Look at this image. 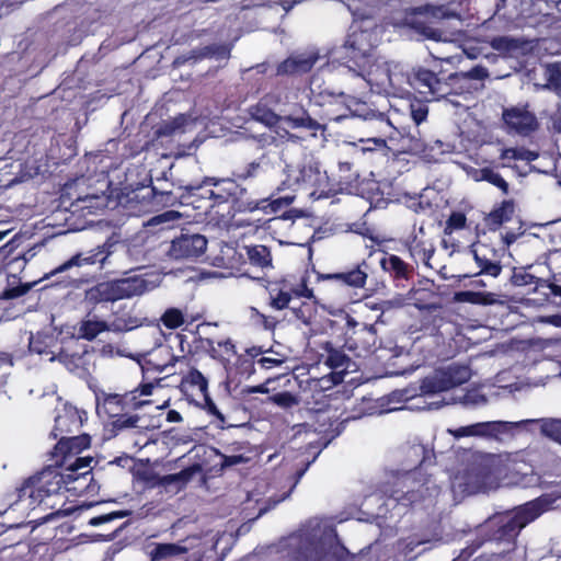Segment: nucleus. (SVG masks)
Segmentation results:
<instances>
[{
	"label": "nucleus",
	"instance_id": "obj_1",
	"mask_svg": "<svg viewBox=\"0 0 561 561\" xmlns=\"http://www.w3.org/2000/svg\"><path fill=\"white\" fill-rule=\"evenodd\" d=\"M389 103L377 106L375 102H367L359 98L345 95L343 106L339 113L327 112L325 118L330 122H341L348 117H359L365 122L374 124L373 135L367 138H359L362 144H373L374 147H363V150L383 148L387 146V138H390L397 130L388 115Z\"/></svg>",
	"mask_w": 561,
	"mask_h": 561
},
{
	"label": "nucleus",
	"instance_id": "obj_2",
	"mask_svg": "<svg viewBox=\"0 0 561 561\" xmlns=\"http://www.w3.org/2000/svg\"><path fill=\"white\" fill-rule=\"evenodd\" d=\"M294 198V196H284L275 199H253L248 188L238 183L229 203V214L237 227L259 229L270 220L264 217L265 215L277 214L288 207Z\"/></svg>",
	"mask_w": 561,
	"mask_h": 561
},
{
	"label": "nucleus",
	"instance_id": "obj_3",
	"mask_svg": "<svg viewBox=\"0 0 561 561\" xmlns=\"http://www.w3.org/2000/svg\"><path fill=\"white\" fill-rule=\"evenodd\" d=\"M550 502L540 496L516 507L511 514L493 516L485 523L486 539L496 542H515L520 530L542 515Z\"/></svg>",
	"mask_w": 561,
	"mask_h": 561
},
{
	"label": "nucleus",
	"instance_id": "obj_4",
	"mask_svg": "<svg viewBox=\"0 0 561 561\" xmlns=\"http://www.w3.org/2000/svg\"><path fill=\"white\" fill-rule=\"evenodd\" d=\"M288 181L298 190L309 191V195L316 199L329 198L343 191V186L351 182L330 179L327 171L321 170V164L314 159H309L298 164L297 169L289 170Z\"/></svg>",
	"mask_w": 561,
	"mask_h": 561
},
{
	"label": "nucleus",
	"instance_id": "obj_5",
	"mask_svg": "<svg viewBox=\"0 0 561 561\" xmlns=\"http://www.w3.org/2000/svg\"><path fill=\"white\" fill-rule=\"evenodd\" d=\"M351 397L346 391H333L325 396L323 409L316 413L317 431L325 436L335 438L345 428V424L360 417V413H350Z\"/></svg>",
	"mask_w": 561,
	"mask_h": 561
},
{
	"label": "nucleus",
	"instance_id": "obj_6",
	"mask_svg": "<svg viewBox=\"0 0 561 561\" xmlns=\"http://www.w3.org/2000/svg\"><path fill=\"white\" fill-rule=\"evenodd\" d=\"M420 469L405 471L394 477L392 483L385 490L390 499L403 506H413L427 497L437 495L439 488L432 483L431 477L417 479Z\"/></svg>",
	"mask_w": 561,
	"mask_h": 561
},
{
	"label": "nucleus",
	"instance_id": "obj_7",
	"mask_svg": "<svg viewBox=\"0 0 561 561\" xmlns=\"http://www.w3.org/2000/svg\"><path fill=\"white\" fill-rule=\"evenodd\" d=\"M147 289L146 280L131 276L95 284L84 291V299L90 305L115 302L117 300L141 295Z\"/></svg>",
	"mask_w": 561,
	"mask_h": 561
},
{
	"label": "nucleus",
	"instance_id": "obj_8",
	"mask_svg": "<svg viewBox=\"0 0 561 561\" xmlns=\"http://www.w3.org/2000/svg\"><path fill=\"white\" fill-rule=\"evenodd\" d=\"M268 306L277 311L290 308L294 298L316 299L313 289L308 287V278L300 277L298 282L294 278H280L268 282Z\"/></svg>",
	"mask_w": 561,
	"mask_h": 561
},
{
	"label": "nucleus",
	"instance_id": "obj_9",
	"mask_svg": "<svg viewBox=\"0 0 561 561\" xmlns=\"http://www.w3.org/2000/svg\"><path fill=\"white\" fill-rule=\"evenodd\" d=\"M412 90L428 100L447 98L448 91L442 64L434 60L430 67H413Z\"/></svg>",
	"mask_w": 561,
	"mask_h": 561
},
{
	"label": "nucleus",
	"instance_id": "obj_10",
	"mask_svg": "<svg viewBox=\"0 0 561 561\" xmlns=\"http://www.w3.org/2000/svg\"><path fill=\"white\" fill-rule=\"evenodd\" d=\"M470 377L471 370L468 366L451 364L445 369L436 370L433 376L425 377L420 389L424 394H435L461 386Z\"/></svg>",
	"mask_w": 561,
	"mask_h": 561
},
{
	"label": "nucleus",
	"instance_id": "obj_11",
	"mask_svg": "<svg viewBox=\"0 0 561 561\" xmlns=\"http://www.w3.org/2000/svg\"><path fill=\"white\" fill-rule=\"evenodd\" d=\"M95 400L96 413L100 416H106L108 419H114L123 412L136 411L144 405L152 403L149 399H138L135 392L118 394L100 391L95 394Z\"/></svg>",
	"mask_w": 561,
	"mask_h": 561
},
{
	"label": "nucleus",
	"instance_id": "obj_12",
	"mask_svg": "<svg viewBox=\"0 0 561 561\" xmlns=\"http://www.w3.org/2000/svg\"><path fill=\"white\" fill-rule=\"evenodd\" d=\"M488 77V69L483 66H474L467 72L445 73L448 96L472 94L483 87Z\"/></svg>",
	"mask_w": 561,
	"mask_h": 561
},
{
	"label": "nucleus",
	"instance_id": "obj_13",
	"mask_svg": "<svg viewBox=\"0 0 561 561\" xmlns=\"http://www.w3.org/2000/svg\"><path fill=\"white\" fill-rule=\"evenodd\" d=\"M207 239L201 233L181 232L171 241L168 254L174 260H197L207 249Z\"/></svg>",
	"mask_w": 561,
	"mask_h": 561
},
{
	"label": "nucleus",
	"instance_id": "obj_14",
	"mask_svg": "<svg viewBox=\"0 0 561 561\" xmlns=\"http://www.w3.org/2000/svg\"><path fill=\"white\" fill-rule=\"evenodd\" d=\"M502 119L510 134L528 137L539 129L537 116L527 105L511 106L503 110Z\"/></svg>",
	"mask_w": 561,
	"mask_h": 561
},
{
	"label": "nucleus",
	"instance_id": "obj_15",
	"mask_svg": "<svg viewBox=\"0 0 561 561\" xmlns=\"http://www.w3.org/2000/svg\"><path fill=\"white\" fill-rule=\"evenodd\" d=\"M111 248V243L104 242L103 244H99L93 249L77 252L62 264L55 267L49 274L46 275V278L60 273H65L73 267L80 268L82 266H92L96 264L103 267L112 253Z\"/></svg>",
	"mask_w": 561,
	"mask_h": 561
},
{
	"label": "nucleus",
	"instance_id": "obj_16",
	"mask_svg": "<svg viewBox=\"0 0 561 561\" xmlns=\"http://www.w3.org/2000/svg\"><path fill=\"white\" fill-rule=\"evenodd\" d=\"M167 337L168 335L160 331L156 346L144 354L140 366L145 375H148L150 371L162 373L169 366H174L179 359L180 356H175L171 347L163 343V341H167Z\"/></svg>",
	"mask_w": 561,
	"mask_h": 561
},
{
	"label": "nucleus",
	"instance_id": "obj_17",
	"mask_svg": "<svg viewBox=\"0 0 561 561\" xmlns=\"http://www.w3.org/2000/svg\"><path fill=\"white\" fill-rule=\"evenodd\" d=\"M210 176H205L201 182L192 183L183 187L179 203L184 206H192L199 214H208L213 208L209 183Z\"/></svg>",
	"mask_w": 561,
	"mask_h": 561
},
{
	"label": "nucleus",
	"instance_id": "obj_18",
	"mask_svg": "<svg viewBox=\"0 0 561 561\" xmlns=\"http://www.w3.org/2000/svg\"><path fill=\"white\" fill-rule=\"evenodd\" d=\"M379 264L381 270L389 275L396 287H407L414 277V266L397 254L382 251Z\"/></svg>",
	"mask_w": 561,
	"mask_h": 561
},
{
	"label": "nucleus",
	"instance_id": "obj_19",
	"mask_svg": "<svg viewBox=\"0 0 561 561\" xmlns=\"http://www.w3.org/2000/svg\"><path fill=\"white\" fill-rule=\"evenodd\" d=\"M75 344L78 350L62 346L57 353L49 357V360H57L70 373L83 377L89 374V363L87 360L88 351L85 346H79L77 342H75Z\"/></svg>",
	"mask_w": 561,
	"mask_h": 561
},
{
	"label": "nucleus",
	"instance_id": "obj_20",
	"mask_svg": "<svg viewBox=\"0 0 561 561\" xmlns=\"http://www.w3.org/2000/svg\"><path fill=\"white\" fill-rule=\"evenodd\" d=\"M91 445V437L88 434L62 436L55 445L51 457L56 458V466L62 467L68 460L76 458L83 449Z\"/></svg>",
	"mask_w": 561,
	"mask_h": 561
},
{
	"label": "nucleus",
	"instance_id": "obj_21",
	"mask_svg": "<svg viewBox=\"0 0 561 561\" xmlns=\"http://www.w3.org/2000/svg\"><path fill=\"white\" fill-rule=\"evenodd\" d=\"M318 362L324 364L327 367L340 375L348 371L352 364L351 358L344 353L341 347L335 346L331 341H321L317 344Z\"/></svg>",
	"mask_w": 561,
	"mask_h": 561
},
{
	"label": "nucleus",
	"instance_id": "obj_22",
	"mask_svg": "<svg viewBox=\"0 0 561 561\" xmlns=\"http://www.w3.org/2000/svg\"><path fill=\"white\" fill-rule=\"evenodd\" d=\"M282 123L286 124L290 129H300L316 137L318 133L325 131V125L313 118L308 110L300 104H294L287 114L282 115Z\"/></svg>",
	"mask_w": 561,
	"mask_h": 561
},
{
	"label": "nucleus",
	"instance_id": "obj_23",
	"mask_svg": "<svg viewBox=\"0 0 561 561\" xmlns=\"http://www.w3.org/2000/svg\"><path fill=\"white\" fill-rule=\"evenodd\" d=\"M318 81L319 79L317 77H313L310 81L309 102L319 107H328L323 112L324 117L325 113L329 111L339 113L343 106L346 94L343 92L336 93L328 88H322Z\"/></svg>",
	"mask_w": 561,
	"mask_h": 561
},
{
	"label": "nucleus",
	"instance_id": "obj_24",
	"mask_svg": "<svg viewBox=\"0 0 561 561\" xmlns=\"http://www.w3.org/2000/svg\"><path fill=\"white\" fill-rule=\"evenodd\" d=\"M209 471L206 468V463L202 461H194L188 465L180 472L165 474V476H154L156 484L159 486H169L174 484L176 490L180 491L184 489L197 474H203L202 480H206V472Z\"/></svg>",
	"mask_w": 561,
	"mask_h": 561
},
{
	"label": "nucleus",
	"instance_id": "obj_25",
	"mask_svg": "<svg viewBox=\"0 0 561 561\" xmlns=\"http://www.w3.org/2000/svg\"><path fill=\"white\" fill-rule=\"evenodd\" d=\"M383 79L377 84L385 87L388 84L390 89L398 93H410L412 90V68L404 69L403 66L396 64L379 69Z\"/></svg>",
	"mask_w": 561,
	"mask_h": 561
},
{
	"label": "nucleus",
	"instance_id": "obj_26",
	"mask_svg": "<svg viewBox=\"0 0 561 561\" xmlns=\"http://www.w3.org/2000/svg\"><path fill=\"white\" fill-rule=\"evenodd\" d=\"M344 48L353 60L363 59L371 55L375 48L374 33L368 30H356L347 34Z\"/></svg>",
	"mask_w": 561,
	"mask_h": 561
},
{
	"label": "nucleus",
	"instance_id": "obj_27",
	"mask_svg": "<svg viewBox=\"0 0 561 561\" xmlns=\"http://www.w3.org/2000/svg\"><path fill=\"white\" fill-rule=\"evenodd\" d=\"M203 318V314L199 312L188 313L187 308H179V307H168L159 318V325L163 328L175 331L183 325V331H188V327L193 325V323L199 321Z\"/></svg>",
	"mask_w": 561,
	"mask_h": 561
},
{
	"label": "nucleus",
	"instance_id": "obj_28",
	"mask_svg": "<svg viewBox=\"0 0 561 561\" xmlns=\"http://www.w3.org/2000/svg\"><path fill=\"white\" fill-rule=\"evenodd\" d=\"M369 264L363 260L356 266L347 272L319 274L318 279L335 280L353 288H364L367 282Z\"/></svg>",
	"mask_w": 561,
	"mask_h": 561
},
{
	"label": "nucleus",
	"instance_id": "obj_29",
	"mask_svg": "<svg viewBox=\"0 0 561 561\" xmlns=\"http://www.w3.org/2000/svg\"><path fill=\"white\" fill-rule=\"evenodd\" d=\"M135 196L141 197V209L145 211L159 206H173L179 199L172 192H159L152 185L140 188Z\"/></svg>",
	"mask_w": 561,
	"mask_h": 561
},
{
	"label": "nucleus",
	"instance_id": "obj_30",
	"mask_svg": "<svg viewBox=\"0 0 561 561\" xmlns=\"http://www.w3.org/2000/svg\"><path fill=\"white\" fill-rule=\"evenodd\" d=\"M38 474L32 476L23 481L21 486L16 488L18 501L28 499V506L35 507L41 505L50 494L46 492V488L41 483Z\"/></svg>",
	"mask_w": 561,
	"mask_h": 561
},
{
	"label": "nucleus",
	"instance_id": "obj_31",
	"mask_svg": "<svg viewBox=\"0 0 561 561\" xmlns=\"http://www.w3.org/2000/svg\"><path fill=\"white\" fill-rule=\"evenodd\" d=\"M211 327H217V323L204 321L187 331L192 335L193 356H209L213 344H215V336L207 332Z\"/></svg>",
	"mask_w": 561,
	"mask_h": 561
},
{
	"label": "nucleus",
	"instance_id": "obj_32",
	"mask_svg": "<svg viewBox=\"0 0 561 561\" xmlns=\"http://www.w3.org/2000/svg\"><path fill=\"white\" fill-rule=\"evenodd\" d=\"M318 60L316 54L290 56L278 64L277 75H302L311 71Z\"/></svg>",
	"mask_w": 561,
	"mask_h": 561
},
{
	"label": "nucleus",
	"instance_id": "obj_33",
	"mask_svg": "<svg viewBox=\"0 0 561 561\" xmlns=\"http://www.w3.org/2000/svg\"><path fill=\"white\" fill-rule=\"evenodd\" d=\"M210 196L213 198L214 208L222 204L230 203L233 191L238 182L229 178L210 176Z\"/></svg>",
	"mask_w": 561,
	"mask_h": 561
},
{
	"label": "nucleus",
	"instance_id": "obj_34",
	"mask_svg": "<svg viewBox=\"0 0 561 561\" xmlns=\"http://www.w3.org/2000/svg\"><path fill=\"white\" fill-rule=\"evenodd\" d=\"M515 213V202L513 199H504L484 218L485 225L492 231L497 230L503 224L510 221Z\"/></svg>",
	"mask_w": 561,
	"mask_h": 561
},
{
	"label": "nucleus",
	"instance_id": "obj_35",
	"mask_svg": "<svg viewBox=\"0 0 561 561\" xmlns=\"http://www.w3.org/2000/svg\"><path fill=\"white\" fill-rule=\"evenodd\" d=\"M181 388L187 394L202 398L208 393V380L197 368L193 367L182 377Z\"/></svg>",
	"mask_w": 561,
	"mask_h": 561
},
{
	"label": "nucleus",
	"instance_id": "obj_36",
	"mask_svg": "<svg viewBox=\"0 0 561 561\" xmlns=\"http://www.w3.org/2000/svg\"><path fill=\"white\" fill-rule=\"evenodd\" d=\"M147 552L150 561H163L187 552V548L173 542H152Z\"/></svg>",
	"mask_w": 561,
	"mask_h": 561
},
{
	"label": "nucleus",
	"instance_id": "obj_37",
	"mask_svg": "<svg viewBox=\"0 0 561 561\" xmlns=\"http://www.w3.org/2000/svg\"><path fill=\"white\" fill-rule=\"evenodd\" d=\"M61 468L62 467H57L55 462L54 466H50L37 473L42 481L41 483H43L46 488V492L50 495L66 491V481L64 476L60 474Z\"/></svg>",
	"mask_w": 561,
	"mask_h": 561
},
{
	"label": "nucleus",
	"instance_id": "obj_38",
	"mask_svg": "<svg viewBox=\"0 0 561 561\" xmlns=\"http://www.w3.org/2000/svg\"><path fill=\"white\" fill-rule=\"evenodd\" d=\"M503 425V422H481L467 426H460L457 430L451 431V434L457 438L493 435L500 432Z\"/></svg>",
	"mask_w": 561,
	"mask_h": 561
},
{
	"label": "nucleus",
	"instance_id": "obj_39",
	"mask_svg": "<svg viewBox=\"0 0 561 561\" xmlns=\"http://www.w3.org/2000/svg\"><path fill=\"white\" fill-rule=\"evenodd\" d=\"M249 113L254 121L260 122L268 127L282 123V115L276 114L268 106L267 96L262 98L256 104L252 105L249 110Z\"/></svg>",
	"mask_w": 561,
	"mask_h": 561
},
{
	"label": "nucleus",
	"instance_id": "obj_40",
	"mask_svg": "<svg viewBox=\"0 0 561 561\" xmlns=\"http://www.w3.org/2000/svg\"><path fill=\"white\" fill-rule=\"evenodd\" d=\"M81 425L82 422L77 410L65 411L62 414H58L55 417V426L53 430L54 437L56 438L58 434H72L78 432Z\"/></svg>",
	"mask_w": 561,
	"mask_h": 561
},
{
	"label": "nucleus",
	"instance_id": "obj_41",
	"mask_svg": "<svg viewBox=\"0 0 561 561\" xmlns=\"http://www.w3.org/2000/svg\"><path fill=\"white\" fill-rule=\"evenodd\" d=\"M456 302H468L478 306H492L500 302L499 296L490 291L461 290L454 294Z\"/></svg>",
	"mask_w": 561,
	"mask_h": 561
},
{
	"label": "nucleus",
	"instance_id": "obj_42",
	"mask_svg": "<svg viewBox=\"0 0 561 561\" xmlns=\"http://www.w3.org/2000/svg\"><path fill=\"white\" fill-rule=\"evenodd\" d=\"M249 263L255 267L266 268L272 266V253L264 244H250L243 247Z\"/></svg>",
	"mask_w": 561,
	"mask_h": 561
},
{
	"label": "nucleus",
	"instance_id": "obj_43",
	"mask_svg": "<svg viewBox=\"0 0 561 561\" xmlns=\"http://www.w3.org/2000/svg\"><path fill=\"white\" fill-rule=\"evenodd\" d=\"M201 449L204 450V456L215 455V456L219 457V462H216L213 468L216 473H221L230 467L247 463L250 460V458L244 456L243 454L225 455V454L220 453L217 448H209V449L201 448Z\"/></svg>",
	"mask_w": 561,
	"mask_h": 561
},
{
	"label": "nucleus",
	"instance_id": "obj_44",
	"mask_svg": "<svg viewBox=\"0 0 561 561\" xmlns=\"http://www.w3.org/2000/svg\"><path fill=\"white\" fill-rule=\"evenodd\" d=\"M92 481L93 472L90 468L82 471L80 476H76L75 478H71V480L66 481V492L77 496L87 495L93 491V488L91 486Z\"/></svg>",
	"mask_w": 561,
	"mask_h": 561
},
{
	"label": "nucleus",
	"instance_id": "obj_45",
	"mask_svg": "<svg viewBox=\"0 0 561 561\" xmlns=\"http://www.w3.org/2000/svg\"><path fill=\"white\" fill-rule=\"evenodd\" d=\"M409 254L414 260H421L423 264L431 267L430 261L435 253V248L432 244H426L425 241L413 237L405 242Z\"/></svg>",
	"mask_w": 561,
	"mask_h": 561
},
{
	"label": "nucleus",
	"instance_id": "obj_46",
	"mask_svg": "<svg viewBox=\"0 0 561 561\" xmlns=\"http://www.w3.org/2000/svg\"><path fill=\"white\" fill-rule=\"evenodd\" d=\"M528 267H514L511 276V283L516 287H530L529 291L538 293L540 290L539 283L542 278L537 277L528 272Z\"/></svg>",
	"mask_w": 561,
	"mask_h": 561
},
{
	"label": "nucleus",
	"instance_id": "obj_47",
	"mask_svg": "<svg viewBox=\"0 0 561 561\" xmlns=\"http://www.w3.org/2000/svg\"><path fill=\"white\" fill-rule=\"evenodd\" d=\"M473 260L480 268L473 276L486 275L491 277H499L502 273L503 266L500 261L489 259L485 254L480 253L479 250H472Z\"/></svg>",
	"mask_w": 561,
	"mask_h": 561
},
{
	"label": "nucleus",
	"instance_id": "obj_48",
	"mask_svg": "<svg viewBox=\"0 0 561 561\" xmlns=\"http://www.w3.org/2000/svg\"><path fill=\"white\" fill-rule=\"evenodd\" d=\"M236 354V344L230 337L224 340L215 339V344H213L209 357L224 364L229 363Z\"/></svg>",
	"mask_w": 561,
	"mask_h": 561
},
{
	"label": "nucleus",
	"instance_id": "obj_49",
	"mask_svg": "<svg viewBox=\"0 0 561 561\" xmlns=\"http://www.w3.org/2000/svg\"><path fill=\"white\" fill-rule=\"evenodd\" d=\"M55 343V339L53 335L45 333H37L35 335H31L28 342V348L32 353H36L38 355H50L55 354L51 351V346Z\"/></svg>",
	"mask_w": 561,
	"mask_h": 561
},
{
	"label": "nucleus",
	"instance_id": "obj_50",
	"mask_svg": "<svg viewBox=\"0 0 561 561\" xmlns=\"http://www.w3.org/2000/svg\"><path fill=\"white\" fill-rule=\"evenodd\" d=\"M108 330V325L103 320H82L79 325V337L87 341L94 340L99 334Z\"/></svg>",
	"mask_w": 561,
	"mask_h": 561
},
{
	"label": "nucleus",
	"instance_id": "obj_51",
	"mask_svg": "<svg viewBox=\"0 0 561 561\" xmlns=\"http://www.w3.org/2000/svg\"><path fill=\"white\" fill-rule=\"evenodd\" d=\"M290 310L294 317L306 325H310L318 314L314 301H301L298 306H290Z\"/></svg>",
	"mask_w": 561,
	"mask_h": 561
},
{
	"label": "nucleus",
	"instance_id": "obj_52",
	"mask_svg": "<svg viewBox=\"0 0 561 561\" xmlns=\"http://www.w3.org/2000/svg\"><path fill=\"white\" fill-rule=\"evenodd\" d=\"M476 181H485L497 187L504 195L510 193V184L506 180L499 172H495L489 167L482 168L478 171Z\"/></svg>",
	"mask_w": 561,
	"mask_h": 561
},
{
	"label": "nucleus",
	"instance_id": "obj_53",
	"mask_svg": "<svg viewBox=\"0 0 561 561\" xmlns=\"http://www.w3.org/2000/svg\"><path fill=\"white\" fill-rule=\"evenodd\" d=\"M186 124V119L184 116H178L170 121H163L159 124L154 129L156 138L170 137L176 134L178 131H183Z\"/></svg>",
	"mask_w": 561,
	"mask_h": 561
},
{
	"label": "nucleus",
	"instance_id": "obj_54",
	"mask_svg": "<svg viewBox=\"0 0 561 561\" xmlns=\"http://www.w3.org/2000/svg\"><path fill=\"white\" fill-rule=\"evenodd\" d=\"M92 458H82V457H76L71 460H68L66 465L62 466L65 468L64 471L60 470V474L64 476L65 481L71 480V478H75L76 476H80L82 471H85L87 469H90Z\"/></svg>",
	"mask_w": 561,
	"mask_h": 561
},
{
	"label": "nucleus",
	"instance_id": "obj_55",
	"mask_svg": "<svg viewBox=\"0 0 561 561\" xmlns=\"http://www.w3.org/2000/svg\"><path fill=\"white\" fill-rule=\"evenodd\" d=\"M417 13L425 14L426 16L436 19V20H444V19H450L456 18L457 13L451 11L447 5L440 4V5H433V4H425L423 7L415 9Z\"/></svg>",
	"mask_w": 561,
	"mask_h": 561
},
{
	"label": "nucleus",
	"instance_id": "obj_56",
	"mask_svg": "<svg viewBox=\"0 0 561 561\" xmlns=\"http://www.w3.org/2000/svg\"><path fill=\"white\" fill-rule=\"evenodd\" d=\"M491 47L500 53L510 54L522 47L519 39L511 36H495L490 42Z\"/></svg>",
	"mask_w": 561,
	"mask_h": 561
},
{
	"label": "nucleus",
	"instance_id": "obj_57",
	"mask_svg": "<svg viewBox=\"0 0 561 561\" xmlns=\"http://www.w3.org/2000/svg\"><path fill=\"white\" fill-rule=\"evenodd\" d=\"M161 378H153L151 380L148 375L144 374L142 381L130 392H135V396L138 397V399H141V397H149L153 393L154 389L161 388Z\"/></svg>",
	"mask_w": 561,
	"mask_h": 561
},
{
	"label": "nucleus",
	"instance_id": "obj_58",
	"mask_svg": "<svg viewBox=\"0 0 561 561\" xmlns=\"http://www.w3.org/2000/svg\"><path fill=\"white\" fill-rule=\"evenodd\" d=\"M541 433L561 444V420L559 419H545L541 420Z\"/></svg>",
	"mask_w": 561,
	"mask_h": 561
},
{
	"label": "nucleus",
	"instance_id": "obj_59",
	"mask_svg": "<svg viewBox=\"0 0 561 561\" xmlns=\"http://www.w3.org/2000/svg\"><path fill=\"white\" fill-rule=\"evenodd\" d=\"M255 360L247 357L245 355H240L234 365L236 374H238L241 378H250L255 374Z\"/></svg>",
	"mask_w": 561,
	"mask_h": 561
},
{
	"label": "nucleus",
	"instance_id": "obj_60",
	"mask_svg": "<svg viewBox=\"0 0 561 561\" xmlns=\"http://www.w3.org/2000/svg\"><path fill=\"white\" fill-rule=\"evenodd\" d=\"M547 85L561 90V65L559 62L548 64L545 68Z\"/></svg>",
	"mask_w": 561,
	"mask_h": 561
},
{
	"label": "nucleus",
	"instance_id": "obj_61",
	"mask_svg": "<svg viewBox=\"0 0 561 561\" xmlns=\"http://www.w3.org/2000/svg\"><path fill=\"white\" fill-rule=\"evenodd\" d=\"M267 401L277 407L289 409L298 404L297 397L290 391H282L267 397Z\"/></svg>",
	"mask_w": 561,
	"mask_h": 561
},
{
	"label": "nucleus",
	"instance_id": "obj_62",
	"mask_svg": "<svg viewBox=\"0 0 561 561\" xmlns=\"http://www.w3.org/2000/svg\"><path fill=\"white\" fill-rule=\"evenodd\" d=\"M139 420L140 417L138 415H129L128 412H123L122 414L114 417L112 426L114 431L134 428L137 427Z\"/></svg>",
	"mask_w": 561,
	"mask_h": 561
},
{
	"label": "nucleus",
	"instance_id": "obj_63",
	"mask_svg": "<svg viewBox=\"0 0 561 561\" xmlns=\"http://www.w3.org/2000/svg\"><path fill=\"white\" fill-rule=\"evenodd\" d=\"M273 127H275V134H276L275 137L277 138V146L279 145V142L297 144L299 140H301V137H299L296 134L290 133L289 131L290 127H288L284 123H278L277 125H274Z\"/></svg>",
	"mask_w": 561,
	"mask_h": 561
},
{
	"label": "nucleus",
	"instance_id": "obj_64",
	"mask_svg": "<svg viewBox=\"0 0 561 561\" xmlns=\"http://www.w3.org/2000/svg\"><path fill=\"white\" fill-rule=\"evenodd\" d=\"M274 356H261L256 362L261 369L268 370L282 366L285 363V357L278 353H272Z\"/></svg>",
	"mask_w": 561,
	"mask_h": 561
}]
</instances>
